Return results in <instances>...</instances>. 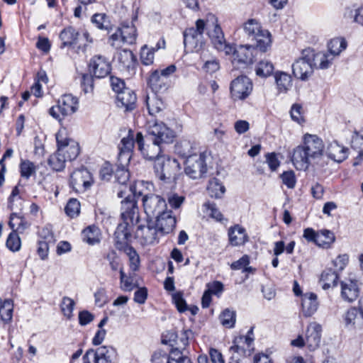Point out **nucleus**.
Masks as SVG:
<instances>
[{
	"label": "nucleus",
	"mask_w": 363,
	"mask_h": 363,
	"mask_svg": "<svg viewBox=\"0 0 363 363\" xmlns=\"http://www.w3.org/2000/svg\"><path fill=\"white\" fill-rule=\"evenodd\" d=\"M0 317L4 323L9 322L12 318L13 306L11 300H4L0 307Z\"/></svg>",
	"instance_id": "obj_48"
},
{
	"label": "nucleus",
	"mask_w": 363,
	"mask_h": 363,
	"mask_svg": "<svg viewBox=\"0 0 363 363\" xmlns=\"http://www.w3.org/2000/svg\"><path fill=\"white\" fill-rule=\"evenodd\" d=\"M89 70L95 78L101 79L111 74V65L105 56L96 55L89 61Z\"/></svg>",
	"instance_id": "obj_15"
},
{
	"label": "nucleus",
	"mask_w": 363,
	"mask_h": 363,
	"mask_svg": "<svg viewBox=\"0 0 363 363\" xmlns=\"http://www.w3.org/2000/svg\"><path fill=\"white\" fill-rule=\"evenodd\" d=\"M147 133L152 136V143L144 147L141 153L145 158L154 162L163 155L162 145L172 143L175 137L174 132L168 128L163 122L157 121H149L147 124Z\"/></svg>",
	"instance_id": "obj_2"
},
{
	"label": "nucleus",
	"mask_w": 363,
	"mask_h": 363,
	"mask_svg": "<svg viewBox=\"0 0 363 363\" xmlns=\"http://www.w3.org/2000/svg\"><path fill=\"white\" fill-rule=\"evenodd\" d=\"M115 179L116 182L121 186H124L125 189L119 190L118 192V196L123 198L126 194V185L129 181L130 174L128 169L124 167H117L114 172Z\"/></svg>",
	"instance_id": "obj_34"
},
{
	"label": "nucleus",
	"mask_w": 363,
	"mask_h": 363,
	"mask_svg": "<svg viewBox=\"0 0 363 363\" xmlns=\"http://www.w3.org/2000/svg\"><path fill=\"white\" fill-rule=\"evenodd\" d=\"M205 211L211 218L215 219L217 221H221L223 218V214L216 207L215 203L206 202L203 204Z\"/></svg>",
	"instance_id": "obj_53"
},
{
	"label": "nucleus",
	"mask_w": 363,
	"mask_h": 363,
	"mask_svg": "<svg viewBox=\"0 0 363 363\" xmlns=\"http://www.w3.org/2000/svg\"><path fill=\"white\" fill-rule=\"evenodd\" d=\"M43 232L48 233V235L45 236V240H39L38 243V254L42 259H45L48 256L49 250V244L54 242V236L52 232L48 228H43Z\"/></svg>",
	"instance_id": "obj_40"
},
{
	"label": "nucleus",
	"mask_w": 363,
	"mask_h": 363,
	"mask_svg": "<svg viewBox=\"0 0 363 363\" xmlns=\"http://www.w3.org/2000/svg\"><path fill=\"white\" fill-rule=\"evenodd\" d=\"M318 301L317 295L313 292H306L301 296L302 312L305 317H311L318 308Z\"/></svg>",
	"instance_id": "obj_21"
},
{
	"label": "nucleus",
	"mask_w": 363,
	"mask_h": 363,
	"mask_svg": "<svg viewBox=\"0 0 363 363\" xmlns=\"http://www.w3.org/2000/svg\"><path fill=\"white\" fill-rule=\"evenodd\" d=\"M56 140L58 151L62 155H65L67 160L72 161L78 157L80 147L77 142L71 138L63 137L61 133L56 135Z\"/></svg>",
	"instance_id": "obj_14"
},
{
	"label": "nucleus",
	"mask_w": 363,
	"mask_h": 363,
	"mask_svg": "<svg viewBox=\"0 0 363 363\" xmlns=\"http://www.w3.org/2000/svg\"><path fill=\"white\" fill-rule=\"evenodd\" d=\"M338 279L339 275L337 272L333 271L331 268L326 269L322 272L320 277L323 289L327 290L337 286Z\"/></svg>",
	"instance_id": "obj_36"
},
{
	"label": "nucleus",
	"mask_w": 363,
	"mask_h": 363,
	"mask_svg": "<svg viewBox=\"0 0 363 363\" xmlns=\"http://www.w3.org/2000/svg\"><path fill=\"white\" fill-rule=\"evenodd\" d=\"M92 184V175L86 168L81 167L75 169L70 175L69 185L76 192H85Z\"/></svg>",
	"instance_id": "obj_11"
},
{
	"label": "nucleus",
	"mask_w": 363,
	"mask_h": 363,
	"mask_svg": "<svg viewBox=\"0 0 363 363\" xmlns=\"http://www.w3.org/2000/svg\"><path fill=\"white\" fill-rule=\"evenodd\" d=\"M9 225L16 233L17 231L22 233L29 227L30 224L23 216L18 215L16 213H12L9 218Z\"/></svg>",
	"instance_id": "obj_39"
},
{
	"label": "nucleus",
	"mask_w": 363,
	"mask_h": 363,
	"mask_svg": "<svg viewBox=\"0 0 363 363\" xmlns=\"http://www.w3.org/2000/svg\"><path fill=\"white\" fill-rule=\"evenodd\" d=\"M145 103L148 112L151 116H154L156 113H158L164 108V105L162 101L155 94L151 97L147 96Z\"/></svg>",
	"instance_id": "obj_43"
},
{
	"label": "nucleus",
	"mask_w": 363,
	"mask_h": 363,
	"mask_svg": "<svg viewBox=\"0 0 363 363\" xmlns=\"http://www.w3.org/2000/svg\"><path fill=\"white\" fill-rule=\"evenodd\" d=\"M135 225V223L123 220L118 225L115 231V239L117 247L125 245L128 242L131 238L133 226Z\"/></svg>",
	"instance_id": "obj_22"
},
{
	"label": "nucleus",
	"mask_w": 363,
	"mask_h": 363,
	"mask_svg": "<svg viewBox=\"0 0 363 363\" xmlns=\"http://www.w3.org/2000/svg\"><path fill=\"white\" fill-rule=\"evenodd\" d=\"M205 31L204 20L199 19L196 22V27L186 28L184 33V44L188 52L200 51L203 45V33Z\"/></svg>",
	"instance_id": "obj_7"
},
{
	"label": "nucleus",
	"mask_w": 363,
	"mask_h": 363,
	"mask_svg": "<svg viewBox=\"0 0 363 363\" xmlns=\"http://www.w3.org/2000/svg\"><path fill=\"white\" fill-rule=\"evenodd\" d=\"M66 214L70 218L77 217L80 212V203L77 199H70L65 208Z\"/></svg>",
	"instance_id": "obj_51"
},
{
	"label": "nucleus",
	"mask_w": 363,
	"mask_h": 363,
	"mask_svg": "<svg viewBox=\"0 0 363 363\" xmlns=\"http://www.w3.org/2000/svg\"><path fill=\"white\" fill-rule=\"evenodd\" d=\"M155 50L152 48H148L145 45L142 47L140 51L141 62L145 65H150L154 61Z\"/></svg>",
	"instance_id": "obj_54"
},
{
	"label": "nucleus",
	"mask_w": 363,
	"mask_h": 363,
	"mask_svg": "<svg viewBox=\"0 0 363 363\" xmlns=\"http://www.w3.org/2000/svg\"><path fill=\"white\" fill-rule=\"evenodd\" d=\"M74 302L69 297H64L61 303V309L64 315L67 318H70L74 309Z\"/></svg>",
	"instance_id": "obj_59"
},
{
	"label": "nucleus",
	"mask_w": 363,
	"mask_h": 363,
	"mask_svg": "<svg viewBox=\"0 0 363 363\" xmlns=\"http://www.w3.org/2000/svg\"><path fill=\"white\" fill-rule=\"evenodd\" d=\"M274 65L268 60H261L256 67V74L261 77L270 76L274 71Z\"/></svg>",
	"instance_id": "obj_47"
},
{
	"label": "nucleus",
	"mask_w": 363,
	"mask_h": 363,
	"mask_svg": "<svg viewBox=\"0 0 363 363\" xmlns=\"http://www.w3.org/2000/svg\"><path fill=\"white\" fill-rule=\"evenodd\" d=\"M230 243L233 246L244 245L248 241L245 229L239 225L231 227L228 230Z\"/></svg>",
	"instance_id": "obj_28"
},
{
	"label": "nucleus",
	"mask_w": 363,
	"mask_h": 363,
	"mask_svg": "<svg viewBox=\"0 0 363 363\" xmlns=\"http://www.w3.org/2000/svg\"><path fill=\"white\" fill-rule=\"evenodd\" d=\"M313 49L307 48L301 52V57L292 64V72L295 77L302 81L307 80L313 73Z\"/></svg>",
	"instance_id": "obj_9"
},
{
	"label": "nucleus",
	"mask_w": 363,
	"mask_h": 363,
	"mask_svg": "<svg viewBox=\"0 0 363 363\" xmlns=\"http://www.w3.org/2000/svg\"><path fill=\"white\" fill-rule=\"evenodd\" d=\"M118 106L124 107L125 111H132L135 108L137 97L135 92L129 88L123 89L116 95Z\"/></svg>",
	"instance_id": "obj_23"
},
{
	"label": "nucleus",
	"mask_w": 363,
	"mask_h": 363,
	"mask_svg": "<svg viewBox=\"0 0 363 363\" xmlns=\"http://www.w3.org/2000/svg\"><path fill=\"white\" fill-rule=\"evenodd\" d=\"M324 143L316 135L305 134L303 143L293 150L291 162L297 170L306 171L323 155Z\"/></svg>",
	"instance_id": "obj_1"
},
{
	"label": "nucleus",
	"mask_w": 363,
	"mask_h": 363,
	"mask_svg": "<svg viewBox=\"0 0 363 363\" xmlns=\"http://www.w3.org/2000/svg\"><path fill=\"white\" fill-rule=\"evenodd\" d=\"M169 82V79L162 76L160 74V71L155 70L151 74L148 84L154 92L162 93L167 89Z\"/></svg>",
	"instance_id": "obj_26"
},
{
	"label": "nucleus",
	"mask_w": 363,
	"mask_h": 363,
	"mask_svg": "<svg viewBox=\"0 0 363 363\" xmlns=\"http://www.w3.org/2000/svg\"><path fill=\"white\" fill-rule=\"evenodd\" d=\"M99 363H113L117 357L116 349L111 346H101L96 349Z\"/></svg>",
	"instance_id": "obj_35"
},
{
	"label": "nucleus",
	"mask_w": 363,
	"mask_h": 363,
	"mask_svg": "<svg viewBox=\"0 0 363 363\" xmlns=\"http://www.w3.org/2000/svg\"><path fill=\"white\" fill-rule=\"evenodd\" d=\"M172 299L177 310L180 313H183L186 311L187 305L181 293H176L173 294Z\"/></svg>",
	"instance_id": "obj_62"
},
{
	"label": "nucleus",
	"mask_w": 363,
	"mask_h": 363,
	"mask_svg": "<svg viewBox=\"0 0 363 363\" xmlns=\"http://www.w3.org/2000/svg\"><path fill=\"white\" fill-rule=\"evenodd\" d=\"M359 294L357 281L349 280L341 283L342 298L347 301L352 302L357 299Z\"/></svg>",
	"instance_id": "obj_24"
},
{
	"label": "nucleus",
	"mask_w": 363,
	"mask_h": 363,
	"mask_svg": "<svg viewBox=\"0 0 363 363\" xmlns=\"http://www.w3.org/2000/svg\"><path fill=\"white\" fill-rule=\"evenodd\" d=\"M91 22L101 30H107L110 22L105 13H95L91 18Z\"/></svg>",
	"instance_id": "obj_55"
},
{
	"label": "nucleus",
	"mask_w": 363,
	"mask_h": 363,
	"mask_svg": "<svg viewBox=\"0 0 363 363\" xmlns=\"http://www.w3.org/2000/svg\"><path fill=\"white\" fill-rule=\"evenodd\" d=\"M220 323L226 328H233L235 323V312L225 309L220 315Z\"/></svg>",
	"instance_id": "obj_52"
},
{
	"label": "nucleus",
	"mask_w": 363,
	"mask_h": 363,
	"mask_svg": "<svg viewBox=\"0 0 363 363\" xmlns=\"http://www.w3.org/2000/svg\"><path fill=\"white\" fill-rule=\"evenodd\" d=\"M335 235L328 230H321L318 232V245L328 248L335 241Z\"/></svg>",
	"instance_id": "obj_46"
},
{
	"label": "nucleus",
	"mask_w": 363,
	"mask_h": 363,
	"mask_svg": "<svg viewBox=\"0 0 363 363\" xmlns=\"http://www.w3.org/2000/svg\"><path fill=\"white\" fill-rule=\"evenodd\" d=\"M138 184L130 185L128 194L125 199L121 201V218L123 221H129L131 223L138 224L140 220L139 210L137 205L136 198L143 195L140 190H138Z\"/></svg>",
	"instance_id": "obj_4"
},
{
	"label": "nucleus",
	"mask_w": 363,
	"mask_h": 363,
	"mask_svg": "<svg viewBox=\"0 0 363 363\" xmlns=\"http://www.w3.org/2000/svg\"><path fill=\"white\" fill-rule=\"evenodd\" d=\"M152 363H169V354H167L161 350L156 351L152 356Z\"/></svg>",
	"instance_id": "obj_64"
},
{
	"label": "nucleus",
	"mask_w": 363,
	"mask_h": 363,
	"mask_svg": "<svg viewBox=\"0 0 363 363\" xmlns=\"http://www.w3.org/2000/svg\"><path fill=\"white\" fill-rule=\"evenodd\" d=\"M329 54L332 57L338 56L340 52L347 48V42L342 38H335L332 39L328 45Z\"/></svg>",
	"instance_id": "obj_44"
},
{
	"label": "nucleus",
	"mask_w": 363,
	"mask_h": 363,
	"mask_svg": "<svg viewBox=\"0 0 363 363\" xmlns=\"http://www.w3.org/2000/svg\"><path fill=\"white\" fill-rule=\"evenodd\" d=\"M257 49L256 44L252 45H240L237 48H233L231 52L233 54V60L244 65L252 64Z\"/></svg>",
	"instance_id": "obj_18"
},
{
	"label": "nucleus",
	"mask_w": 363,
	"mask_h": 363,
	"mask_svg": "<svg viewBox=\"0 0 363 363\" xmlns=\"http://www.w3.org/2000/svg\"><path fill=\"white\" fill-rule=\"evenodd\" d=\"M138 287V285L134 282L133 277L130 274L128 276L123 268H120V289L123 291L130 292Z\"/></svg>",
	"instance_id": "obj_41"
},
{
	"label": "nucleus",
	"mask_w": 363,
	"mask_h": 363,
	"mask_svg": "<svg viewBox=\"0 0 363 363\" xmlns=\"http://www.w3.org/2000/svg\"><path fill=\"white\" fill-rule=\"evenodd\" d=\"M92 74H83L81 79V85L85 93L90 92L93 90L94 87V79Z\"/></svg>",
	"instance_id": "obj_61"
},
{
	"label": "nucleus",
	"mask_w": 363,
	"mask_h": 363,
	"mask_svg": "<svg viewBox=\"0 0 363 363\" xmlns=\"http://www.w3.org/2000/svg\"><path fill=\"white\" fill-rule=\"evenodd\" d=\"M328 157L337 162H342L347 157L348 149L335 142L328 147Z\"/></svg>",
	"instance_id": "obj_33"
},
{
	"label": "nucleus",
	"mask_w": 363,
	"mask_h": 363,
	"mask_svg": "<svg viewBox=\"0 0 363 363\" xmlns=\"http://www.w3.org/2000/svg\"><path fill=\"white\" fill-rule=\"evenodd\" d=\"M321 325L315 322L311 323L306 331V346L311 350H316L320 343Z\"/></svg>",
	"instance_id": "obj_20"
},
{
	"label": "nucleus",
	"mask_w": 363,
	"mask_h": 363,
	"mask_svg": "<svg viewBox=\"0 0 363 363\" xmlns=\"http://www.w3.org/2000/svg\"><path fill=\"white\" fill-rule=\"evenodd\" d=\"M60 38L62 41L61 48H74L81 40L79 38V33L72 26L64 28L60 34Z\"/></svg>",
	"instance_id": "obj_27"
},
{
	"label": "nucleus",
	"mask_w": 363,
	"mask_h": 363,
	"mask_svg": "<svg viewBox=\"0 0 363 363\" xmlns=\"http://www.w3.org/2000/svg\"><path fill=\"white\" fill-rule=\"evenodd\" d=\"M274 79L279 92L286 93L292 86V79L289 74L277 71L274 73Z\"/></svg>",
	"instance_id": "obj_29"
},
{
	"label": "nucleus",
	"mask_w": 363,
	"mask_h": 363,
	"mask_svg": "<svg viewBox=\"0 0 363 363\" xmlns=\"http://www.w3.org/2000/svg\"><path fill=\"white\" fill-rule=\"evenodd\" d=\"M345 320L347 325H354L356 323H358L359 320H362L357 308L354 307L349 309L345 314Z\"/></svg>",
	"instance_id": "obj_56"
},
{
	"label": "nucleus",
	"mask_w": 363,
	"mask_h": 363,
	"mask_svg": "<svg viewBox=\"0 0 363 363\" xmlns=\"http://www.w3.org/2000/svg\"><path fill=\"white\" fill-rule=\"evenodd\" d=\"M67 160L65 155H62L57 150L56 152L50 156L48 162L53 170L60 172L65 169Z\"/></svg>",
	"instance_id": "obj_42"
},
{
	"label": "nucleus",
	"mask_w": 363,
	"mask_h": 363,
	"mask_svg": "<svg viewBox=\"0 0 363 363\" xmlns=\"http://www.w3.org/2000/svg\"><path fill=\"white\" fill-rule=\"evenodd\" d=\"M169 363H193L190 358L183 354L177 347L172 348L169 352Z\"/></svg>",
	"instance_id": "obj_50"
},
{
	"label": "nucleus",
	"mask_w": 363,
	"mask_h": 363,
	"mask_svg": "<svg viewBox=\"0 0 363 363\" xmlns=\"http://www.w3.org/2000/svg\"><path fill=\"white\" fill-rule=\"evenodd\" d=\"M206 153L199 152L192 155L184 161V173L190 179H199L204 177L207 172Z\"/></svg>",
	"instance_id": "obj_10"
},
{
	"label": "nucleus",
	"mask_w": 363,
	"mask_h": 363,
	"mask_svg": "<svg viewBox=\"0 0 363 363\" xmlns=\"http://www.w3.org/2000/svg\"><path fill=\"white\" fill-rule=\"evenodd\" d=\"M156 228L162 235L172 233L176 227L177 220L171 210L164 211L156 218Z\"/></svg>",
	"instance_id": "obj_19"
},
{
	"label": "nucleus",
	"mask_w": 363,
	"mask_h": 363,
	"mask_svg": "<svg viewBox=\"0 0 363 363\" xmlns=\"http://www.w3.org/2000/svg\"><path fill=\"white\" fill-rule=\"evenodd\" d=\"M243 30L248 39L256 42V48L266 52L271 46L270 33L262 29L260 24L255 19H249L244 25Z\"/></svg>",
	"instance_id": "obj_5"
},
{
	"label": "nucleus",
	"mask_w": 363,
	"mask_h": 363,
	"mask_svg": "<svg viewBox=\"0 0 363 363\" xmlns=\"http://www.w3.org/2000/svg\"><path fill=\"white\" fill-rule=\"evenodd\" d=\"M351 146L354 150L363 147V130L361 132H354L351 139Z\"/></svg>",
	"instance_id": "obj_63"
},
{
	"label": "nucleus",
	"mask_w": 363,
	"mask_h": 363,
	"mask_svg": "<svg viewBox=\"0 0 363 363\" xmlns=\"http://www.w3.org/2000/svg\"><path fill=\"white\" fill-rule=\"evenodd\" d=\"M118 61L123 67L129 68L135 60V57L130 50L123 49L118 52Z\"/></svg>",
	"instance_id": "obj_45"
},
{
	"label": "nucleus",
	"mask_w": 363,
	"mask_h": 363,
	"mask_svg": "<svg viewBox=\"0 0 363 363\" xmlns=\"http://www.w3.org/2000/svg\"><path fill=\"white\" fill-rule=\"evenodd\" d=\"M100 230L96 225L88 226L82 231L83 240L92 245L100 242Z\"/></svg>",
	"instance_id": "obj_38"
},
{
	"label": "nucleus",
	"mask_w": 363,
	"mask_h": 363,
	"mask_svg": "<svg viewBox=\"0 0 363 363\" xmlns=\"http://www.w3.org/2000/svg\"><path fill=\"white\" fill-rule=\"evenodd\" d=\"M313 64H314V69H325L330 67L333 60L329 53L315 52L313 49V57H311Z\"/></svg>",
	"instance_id": "obj_31"
},
{
	"label": "nucleus",
	"mask_w": 363,
	"mask_h": 363,
	"mask_svg": "<svg viewBox=\"0 0 363 363\" xmlns=\"http://www.w3.org/2000/svg\"><path fill=\"white\" fill-rule=\"evenodd\" d=\"M78 99L72 94H64L57 101L55 106L49 109V113L58 121L66 116L75 113L78 109Z\"/></svg>",
	"instance_id": "obj_8"
},
{
	"label": "nucleus",
	"mask_w": 363,
	"mask_h": 363,
	"mask_svg": "<svg viewBox=\"0 0 363 363\" xmlns=\"http://www.w3.org/2000/svg\"><path fill=\"white\" fill-rule=\"evenodd\" d=\"M207 192L211 198L220 199L225 194V188L219 179L212 178L208 182Z\"/></svg>",
	"instance_id": "obj_37"
},
{
	"label": "nucleus",
	"mask_w": 363,
	"mask_h": 363,
	"mask_svg": "<svg viewBox=\"0 0 363 363\" xmlns=\"http://www.w3.org/2000/svg\"><path fill=\"white\" fill-rule=\"evenodd\" d=\"M252 83L246 76H240L232 81L230 94L233 100H243L249 96L252 91Z\"/></svg>",
	"instance_id": "obj_13"
},
{
	"label": "nucleus",
	"mask_w": 363,
	"mask_h": 363,
	"mask_svg": "<svg viewBox=\"0 0 363 363\" xmlns=\"http://www.w3.org/2000/svg\"><path fill=\"white\" fill-rule=\"evenodd\" d=\"M136 238L142 245H152L158 243V230L155 226L139 225L135 232Z\"/></svg>",
	"instance_id": "obj_17"
},
{
	"label": "nucleus",
	"mask_w": 363,
	"mask_h": 363,
	"mask_svg": "<svg viewBox=\"0 0 363 363\" xmlns=\"http://www.w3.org/2000/svg\"><path fill=\"white\" fill-rule=\"evenodd\" d=\"M142 201L144 211L148 219L156 218L167 209V203L160 196L147 194L143 197Z\"/></svg>",
	"instance_id": "obj_12"
},
{
	"label": "nucleus",
	"mask_w": 363,
	"mask_h": 363,
	"mask_svg": "<svg viewBox=\"0 0 363 363\" xmlns=\"http://www.w3.org/2000/svg\"><path fill=\"white\" fill-rule=\"evenodd\" d=\"M204 25L205 30L214 48L218 51L224 52L226 55L231 54L233 47L226 43L223 32L218 24L217 18L213 14L208 15L206 20H204Z\"/></svg>",
	"instance_id": "obj_3"
},
{
	"label": "nucleus",
	"mask_w": 363,
	"mask_h": 363,
	"mask_svg": "<svg viewBox=\"0 0 363 363\" xmlns=\"http://www.w3.org/2000/svg\"><path fill=\"white\" fill-rule=\"evenodd\" d=\"M120 32L122 40L126 44L132 45L134 44L137 38V30L135 26L132 22L128 23H123L121 28H118Z\"/></svg>",
	"instance_id": "obj_30"
},
{
	"label": "nucleus",
	"mask_w": 363,
	"mask_h": 363,
	"mask_svg": "<svg viewBox=\"0 0 363 363\" xmlns=\"http://www.w3.org/2000/svg\"><path fill=\"white\" fill-rule=\"evenodd\" d=\"M134 147V131L129 130L127 137L123 138L119 145V157L125 156L130 159Z\"/></svg>",
	"instance_id": "obj_32"
},
{
	"label": "nucleus",
	"mask_w": 363,
	"mask_h": 363,
	"mask_svg": "<svg viewBox=\"0 0 363 363\" xmlns=\"http://www.w3.org/2000/svg\"><path fill=\"white\" fill-rule=\"evenodd\" d=\"M281 178L283 184H284L288 188H294L296 180L295 174L293 171L284 172L281 174Z\"/></svg>",
	"instance_id": "obj_60"
},
{
	"label": "nucleus",
	"mask_w": 363,
	"mask_h": 363,
	"mask_svg": "<svg viewBox=\"0 0 363 363\" xmlns=\"http://www.w3.org/2000/svg\"><path fill=\"white\" fill-rule=\"evenodd\" d=\"M20 172L22 177L28 179L35 172L34 164L29 160L22 161L20 164Z\"/></svg>",
	"instance_id": "obj_57"
},
{
	"label": "nucleus",
	"mask_w": 363,
	"mask_h": 363,
	"mask_svg": "<svg viewBox=\"0 0 363 363\" xmlns=\"http://www.w3.org/2000/svg\"><path fill=\"white\" fill-rule=\"evenodd\" d=\"M180 169L178 160L167 155H163L154 162L155 175L161 181L175 179Z\"/></svg>",
	"instance_id": "obj_6"
},
{
	"label": "nucleus",
	"mask_w": 363,
	"mask_h": 363,
	"mask_svg": "<svg viewBox=\"0 0 363 363\" xmlns=\"http://www.w3.org/2000/svg\"><path fill=\"white\" fill-rule=\"evenodd\" d=\"M254 327H251L245 336H239L233 342L230 350L244 356H249L253 351Z\"/></svg>",
	"instance_id": "obj_16"
},
{
	"label": "nucleus",
	"mask_w": 363,
	"mask_h": 363,
	"mask_svg": "<svg viewBox=\"0 0 363 363\" xmlns=\"http://www.w3.org/2000/svg\"><path fill=\"white\" fill-rule=\"evenodd\" d=\"M174 151L178 155L186 160L198 154L196 143L186 139H182L177 142L174 146Z\"/></svg>",
	"instance_id": "obj_25"
},
{
	"label": "nucleus",
	"mask_w": 363,
	"mask_h": 363,
	"mask_svg": "<svg viewBox=\"0 0 363 363\" xmlns=\"http://www.w3.org/2000/svg\"><path fill=\"white\" fill-rule=\"evenodd\" d=\"M6 245L11 252H15L20 250L21 241L20 237L15 230H13L9 235L6 242Z\"/></svg>",
	"instance_id": "obj_49"
},
{
	"label": "nucleus",
	"mask_w": 363,
	"mask_h": 363,
	"mask_svg": "<svg viewBox=\"0 0 363 363\" xmlns=\"http://www.w3.org/2000/svg\"><path fill=\"white\" fill-rule=\"evenodd\" d=\"M349 261V257L347 254L340 255L337 256L333 261V264L335 267L333 271L337 272L339 273L340 272H342L346 265L347 264Z\"/></svg>",
	"instance_id": "obj_58"
}]
</instances>
